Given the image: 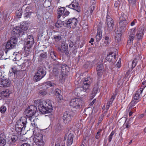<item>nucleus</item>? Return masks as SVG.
Instances as JSON below:
<instances>
[{
	"mask_svg": "<svg viewBox=\"0 0 146 146\" xmlns=\"http://www.w3.org/2000/svg\"><path fill=\"white\" fill-rule=\"evenodd\" d=\"M16 62L15 63L17 64L18 66H21V63H20V62L19 61V60L18 61H15Z\"/></svg>",
	"mask_w": 146,
	"mask_h": 146,
	"instance_id": "obj_53",
	"label": "nucleus"
},
{
	"mask_svg": "<svg viewBox=\"0 0 146 146\" xmlns=\"http://www.w3.org/2000/svg\"><path fill=\"white\" fill-rule=\"evenodd\" d=\"M127 18V17L125 15L123 14L121 15L119 18V28H122L123 27H125V26L128 23L127 21L126 20Z\"/></svg>",
	"mask_w": 146,
	"mask_h": 146,
	"instance_id": "obj_15",
	"label": "nucleus"
},
{
	"mask_svg": "<svg viewBox=\"0 0 146 146\" xmlns=\"http://www.w3.org/2000/svg\"><path fill=\"white\" fill-rule=\"evenodd\" d=\"M104 39V42L105 44H107L110 42V39L109 37L108 36H105Z\"/></svg>",
	"mask_w": 146,
	"mask_h": 146,
	"instance_id": "obj_41",
	"label": "nucleus"
},
{
	"mask_svg": "<svg viewBox=\"0 0 146 146\" xmlns=\"http://www.w3.org/2000/svg\"><path fill=\"white\" fill-rule=\"evenodd\" d=\"M46 74L45 70L42 68L39 69L35 74L34 79L35 81L38 82L44 77Z\"/></svg>",
	"mask_w": 146,
	"mask_h": 146,
	"instance_id": "obj_9",
	"label": "nucleus"
},
{
	"mask_svg": "<svg viewBox=\"0 0 146 146\" xmlns=\"http://www.w3.org/2000/svg\"><path fill=\"white\" fill-rule=\"evenodd\" d=\"M61 48L64 52H65L66 54H68V46L64 44V43H62L61 44Z\"/></svg>",
	"mask_w": 146,
	"mask_h": 146,
	"instance_id": "obj_32",
	"label": "nucleus"
},
{
	"mask_svg": "<svg viewBox=\"0 0 146 146\" xmlns=\"http://www.w3.org/2000/svg\"><path fill=\"white\" fill-rule=\"evenodd\" d=\"M84 102L80 99L74 98L72 99L70 103V105L71 108L78 109L83 104Z\"/></svg>",
	"mask_w": 146,
	"mask_h": 146,
	"instance_id": "obj_7",
	"label": "nucleus"
},
{
	"mask_svg": "<svg viewBox=\"0 0 146 146\" xmlns=\"http://www.w3.org/2000/svg\"><path fill=\"white\" fill-rule=\"evenodd\" d=\"M18 137L16 135H12L11 136L9 141V143L10 146H14L15 145V143Z\"/></svg>",
	"mask_w": 146,
	"mask_h": 146,
	"instance_id": "obj_19",
	"label": "nucleus"
},
{
	"mask_svg": "<svg viewBox=\"0 0 146 146\" xmlns=\"http://www.w3.org/2000/svg\"><path fill=\"white\" fill-rule=\"evenodd\" d=\"M115 96L116 95H113L112 96L111 98L110 99V100L107 103V105H106V109H107V110H108L109 109L110 105L112 104L113 101L115 98Z\"/></svg>",
	"mask_w": 146,
	"mask_h": 146,
	"instance_id": "obj_27",
	"label": "nucleus"
},
{
	"mask_svg": "<svg viewBox=\"0 0 146 146\" xmlns=\"http://www.w3.org/2000/svg\"><path fill=\"white\" fill-rule=\"evenodd\" d=\"M96 38L97 40H100L102 37V32L100 30H98Z\"/></svg>",
	"mask_w": 146,
	"mask_h": 146,
	"instance_id": "obj_31",
	"label": "nucleus"
},
{
	"mask_svg": "<svg viewBox=\"0 0 146 146\" xmlns=\"http://www.w3.org/2000/svg\"><path fill=\"white\" fill-rule=\"evenodd\" d=\"M66 7H68L69 8L75 10L78 12L80 10L78 3L76 1L72 2L71 4L68 6H66Z\"/></svg>",
	"mask_w": 146,
	"mask_h": 146,
	"instance_id": "obj_16",
	"label": "nucleus"
},
{
	"mask_svg": "<svg viewBox=\"0 0 146 146\" xmlns=\"http://www.w3.org/2000/svg\"><path fill=\"white\" fill-rule=\"evenodd\" d=\"M21 146H30V145L29 143H25L23 144Z\"/></svg>",
	"mask_w": 146,
	"mask_h": 146,
	"instance_id": "obj_54",
	"label": "nucleus"
},
{
	"mask_svg": "<svg viewBox=\"0 0 146 146\" xmlns=\"http://www.w3.org/2000/svg\"><path fill=\"white\" fill-rule=\"evenodd\" d=\"M40 56L42 58H44L46 56V55L44 54H40Z\"/></svg>",
	"mask_w": 146,
	"mask_h": 146,
	"instance_id": "obj_59",
	"label": "nucleus"
},
{
	"mask_svg": "<svg viewBox=\"0 0 146 146\" xmlns=\"http://www.w3.org/2000/svg\"><path fill=\"white\" fill-rule=\"evenodd\" d=\"M19 27H16L13 30V33L15 36L12 37L10 41L8 42L6 45V48L7 49H11L14 48L16 45L17 39L16 37L19 36L24 34V32L21 31Z\"/></svg>",
	"mask_w": 146,
	"mask_h": 146,
	"instance_id": "obj_3",
	"label": "nucleus"
},
{
	"mask_svg": "<svg viewBox=\"0 0 146 146\" xmlns=\"http://www.w3.org/2000/svg\"><path fill=\"white\" fill-rule=\"evenodd\" d=\"M65 8L64 7L59 8L58 10V15H63L65 11Z\"/></svg>",
	"mask_w": 146,
	"mask_h": 146,
	"instance_id": "obj_37",
	"label": "nucleus"
},
{
	"mask_svg": "<svg viewBox=\"0 0 146 146\" xmlns=\"http://www.w3.org/2000/svg\"><path fill=\"white\" fill-rule=\"evenodd\" d=\"M82 87L78 88L75 90V94L78 96L80 97L82 96L81 93L83 92L82 90Z\"/></svg>",
	"mask_w": 146,
	"mask_h": 146,
	"instance_id": "obj_25",
	"label": "nucleus"
},
{
	"mask_svg": "<svg viewBox=\"0 0 146 146\" xmlns=\"http://www.w3.org/2000/svg\"><path fill=\"white\" fill-rule=\"evenodd\" d=\"M64 23L62 21L60 20H58L55 24V26L57 28H59L62 26L63 25L64 26L63 24Z\"/></svg>",
	"mask_w": 146,
	"mask_h": 146,
	"instance_id": "obj_34",
	"label": "nucleus"
},
{
	"mask_svg": "<svg viewBox=\"0 0 146 146\" xmlns=\"http://www.w3.org/2000/svg\"><path fill=\"white\" fill-rule=\"evenodd\" d=\"M69 13H70L68 11H67L66 10H65L64 13L63 14L62 16L64 17H65L68 16Z\"/></svg>",
	"mask_w": 146,
	"mask_h": 146,
	"instance_id": "obj_47",
	"label": "nucleus"
},
{
	"mask_svg": "<svg viewBox=\"0 0 146 146\" xmlns=\"http://www.w3.org/2000/svg\"><path fill=\"white\" fill-rule=\"evenodd\" d=\"M103 119L102 117H100L99 118V120L98 121V123H100V122H101L102 120Z\"/></svg>",
	"mask_w": 146,
	"mask_h": 146,
	"instance_id": "obj_57",
	"label": "nucleus"
},
{
	"mask_svg": "<svg viewBox=\"0 0 146 146\" xmlns=\"http://www.w3.org/2000/svg\"><path fill=\"white\" fill-rule=\"evenodd\" d=\"M62 129V127L60 124H59L56 127V129L57 131L61 130Z\"/></svg>",
	"mask_w": 146,
	"mask_h": 146,
	"instance_id": "obj_49",
	"label": "nucleus"
},
{
	"mask_svg": "<svg viewBox=\"0 0 146 146\" xmlns=\"http://www.w3.org/2000/svg\"><path fill=\"white\" fill-rule=\"evenodd\" d=\"M35 103H38V109L42 113H50L52 111V102L51 100L41 101L38 100L35 101Z\"/></svg>",
	"mask_w": 146,
	"mask_h": 146,
	"instance_id": "obj_2",
	"label": "nucleus"
},
{
	"mask_svg": "<svg viewBox=\"0 0 146 146\" xmlns=\"http://www.w3.org/2000/svg\"><path fill=\"white\" fill-rule=\"evenodd\" d=\"M11 93V91L9 90H6L2 92V96L6 98L8 97Z\"/></svg>",
	"mask_w": 146,
	"mask_h": 146,
	"instance_id": "obj_30",
	"label": "nucleus"
},
{
	"mask_svg": "<svg viewBox=\"0 0 146 146\" xmlns=\"http://www.w3.org/2000/svg\"><path fill=\"white\" fill-rule=\"evenodd\" d=\"M21 28L22 30H27L28 29V23L27 21H24L21 25Z\"/></svg>",
	"mask_w": 146,
	"mask_h": 146,
	"instance_id": "obj_29",
	"label": "nucleus"
},
{
	"mask_svg": "<svg viewBox=\"0 0 146 146\" xmlns=\"http://www.w3.org/2000/svg\"><path fill=\"white\" fill-rule=\"evenodd\" d=\"M55 146H60V145L58 143H57L55 144Z\"/></svg>",
	"mask_w": 146,
	"mask_h": 146,
	"instance_id": "obj_64",
	"label": "nucleus"
},
{
	"mask_svg": "<svg viewBox=\"0 0 146 146\" xmlns=\"http://www.w3.org/2000/svg\"><path fill=\"white\" fill-rule=\"evenodd\" d=\"M77 23V19L74 18L70 19L68 21H66L63 24L64 26H66L69 25L70 28H74L76 27Z\"/></svg>",
	"mask_w": 146,
	"mask_h": 146,
	"instance_id": "obj_11",
	"label": "nucleus"
},
{
	"mask_svg": "<svg viewBox=\"0 0 146 146\" xmlns=\"http://www.w3.org/2000/svg\"><path fill=\"white\" fill-rule=\"evenodd\" d=\"M39 94L41 95L44 96L47 94V92L45 90H40L39 92Z\"/></svg>",
	"mask_w": 146,
	"mask_h": 146,
	"instance_id": "obj_42",
	"label": "nucleus"
},
{
	"mask_svg": "<svg viewBox=\"0 0 146 146\" xmlns=\"http://www.w3.org/2000/svg\"><path fill=\"white\" fill-rule=\"evenodd\" d=\"M37 110L36 107L33 105H31L27 107L25 111V114L27 116L30 117V119L31 121V119L32 118H38L34 116L36 113Z\"/></svg>",
	"mask_w": 146,
	"mask_h": 146,
	"instance_id": "obj_6",
	"label": "nucleus"
},
{
	"mask_svg": "<svg viewBox=\"0 0 146 146\" xmlns=\"http://www.w3.org/2000/svg\"><path fill=\"white\" fill-rule=\"evenodd\" d=\"M100 131H98L97 133V135H96V139H98L99 137V135H100V134H99V133H100Z\"/></svg>",
	"mask_w": 146,
	"mask_h": 146,
	"instance_id": "obj_52",
	"label": "nucleus"
},
{
	"mask_svg": "<svg viewBox=\"0 0 146 146\" xmlns=\"http://www.w3.org/2000/svg\"><path fill=\"white\" fill-rule=\"evenodd\" d=\"M143 29L140 28L136 35L137 38L138 39H140L143 37Z\"/></svg>",
	"mask_w": 146,
	"mask_h": 146,
	"instance_id": "obj_23",
	"label": "nucleus"
},
{
	"mask_svg": "<svg viewBox=\"0 0 146 146\" xmlns=\"http://www.w3.org/2000/svg\"><path fill=\"white\" fill-rule=\"evenodd\" d=\"M119 3L118 1H116L114 4V6L115 7H118L119 6Z\"/></svg>",
	"mask_w": 146,
	"mask_h": 146,
	"instance_id": "obj_50",
	"label": "nucleus"
},
{
	"mask_svg": "<svg viewBox=\"0 0 146 146\" xmlns=\"http://www.w3.org/2000/svg\"><path fill=\"white\" fill-rule=\"evenodd\" d=\"M107 23L108 25V30L110 31L111 30L113 26L114 21L108 15H107Z\"/></svg>",
	"mask_w": 146,
	"mask_h": 146,
	"instance_id": "obj_18",
	"label": "nucleus"
},
{
	"mask_svg": "<svg viewBox=\"0 0 146 146\" xmlns=\"http://www.w3.org/2000/svg\"><path fill=\"white\" fill-rule=\"evenodd\" d=\"M90 9H91V10H90V14H91L92 12H93V10L94 9V6H91L90 7Z\"/></svg>",
	"mask_w": 146,
	"mask_h": 146,
	"instance_id": "obj_51",
	"label": "nucleus"
},
{
	"mask_svg": "<svg viewBox=\"0 0 146 146\" xmlns=\"http://www.w3.org/2000/svg\"><path fill=\"white\" fill-rule=\"evenodd\" d=\"M29 61L27 60H24L23 62L21 65V68L23 70H26L29 65Z\"/></svg>",
	"mask_w": 146,
	"mask_h": 146,
	"instance_id": "obj_21",
	"label": "nucleus"
},
{
	"mask_svg": "<svg viewBox=\"0 0 146 146\" xmlns=\"http://www.w3.org/2000/svg\"><path fill=\"white\" fill-rule=\"evenodd\" d=\"M16 15L18 18H20L22 15V12L21 11H17L16 12Z\"/></svg>",
	"mask_w": 146,
	"mask_h": 146,
	"instance_id": "obj_45",
	"label": "nucleus"
},
{
	"mask_svg": "<svg viewBox=\"0 0 146 146\" xmlns=\"http://www.w3.org/2000/svg\"><path fill=\"white\" fill-rule=\"evenodd\" d=\"M61 71L63 73H66L69 71V68L66 64H64L62 66Z\"/></svg>",
	"mask_w": 146,
	"mask_h": 146,
	"instance_id": "obj_28",
	"label": "nucleus"
},
{
	"mask_svg": "<svg viewBox=\"0 0 146 146\" xmlns=\"http://www.w3.org/2000/svg\"><path fill=\"white\" fill-rule=\"evenodd\" d=\"M92 82V80L89 77L85 79L82 82V89L83 92H85L89 88L90 84Z\"/></svg>",
	"mask_w": 146,
	"mask_h": 146,
	"instance_id": "obj_10",
	"label": "nucleus"
},
{
	"mask_svg": "<svg viewBox=\"0 0 146 146\" xmlns=\"http://www.w3.org/2000/svg\"><path fill=\"white\" fill-rule=\"evenodd\" d=\"M74 45V43L73 42H71L69 44V46L70 47H72Z\"/></svg>",
	"mask_w": 146,
	"mask_h": 146,
	"instance_id": "obj_61",
	"label": "nucleus"
},
{
	"mask_svg": "<svg viewBox=\"0 0 146 146\" xmlns=\"http://www.w3.org/2000/svg\"><path fill=\"white\" fill-rule=\"evenodd\" d=\"M50 56L51 58L54 60H56V55L54 52H51L50 53Z\"/></svg>",
	"mask_w": 146,
	"mask_h": 146,
	"instance_id": "obj_46",
	"label": "nucleus"
},
{
	"mask_svg": "<svg viewBox=\"0 0 146 146\" xmlns=\"http://www.w3.org/2000/svg\"><path fill=\"white\" fill-rule=\"evenodd\" d=\"M44 85L46 86V88H49L52 86H54L55 84L52 81H49L47 82L44 84Z\"/></svg>",
	"mask_w": 146,
	"mask_h": 146,
	"instance_id": "obj_33",
	"label": "nucleus"
},
{
	"mask_svg": "<svg viewBox=\"0 0 146 146\" xmlns=\"http://www.w3.org/2000/svg\"><path fill=\"white\" fill-rule=\"evenodd\" d=\"M94 38H91L90 40L89 41V42L90 43H91V44L92 45L93 44L92 42H94Z\"/></svg>",
	"mask_w": 146,
	"mask_h": 146,
	"instance_id": "obj_56",
	"label": "nucleus"
},
{
	"mask_svg": "<svg viewBox=\"0 0 146 146\" xmlns=\"http://www.w3.org/2000/svg\"><path fill=\"white\" fill-rule=\"evenodd\" d=\"M10 81L6 79H5L4 77L0 78V86L1 87H6L9 86L10 84Z\"/></svg>",
	"mask_w": 146,
	"mask_h": 146,
	"instance_id": "obj_17",
	"label": "nucleus"
},
{
	"mask_svg": "<svg viewBox=\"0 0 146 146\" xmlns=\"http://www.w3.org/2000/svg\"><path fill=\"white\" fill-rule=\"evenodd\" d=\"M16 55L15 57L13 59L14 61H18L20 60L21 58L20 56V54L19 53L17 54L15 53L13 54V55Z\"/></svg>",
	"mask_w": 146,
	"mask_h": 146,
	"instance_id": "obj_39",
	"label": "nucleus"
},
{
	"mask_svg": "<svg viewBox=\"0 0 146 146\" xmlns=\"http://www.w3.org/2000/svg\"><path fill=\"white\" fill-rule=\"evenodd\" d=\"M138 60L136 59H134L132 62V67L133 68H134L136 65Z\"/></svg>",
	"mask_w": 146,
	"mask_h": 146,
	"instance_id": "obj_44",
	"label": "nucleus"
},
{
	"mask_svg": "<svg viewBox=\"0 0 146 146\" xmlns=\"http://www.w3.org/2000/svg\"><path fill=\"white\" fill-rule=\"evenodd\" d=\"M126 29V28L123 27L122 28L118 27L115 30L116 35L115 39L117 41L119 42L121 40V33Z\"/></svg>",
	"mask_w": 146,
	"mask_h": 146,
	"instance_id": "obj_12",
	"label": "nucleus"
},
{
	"mask_svg": "<svg viewBox=\"0 0 146 146\" xmlns=\"http://www.w3.org/2000/svg\"><path fill=\"white\" fill-rule=\"evenodd\" d=\"M143 89V88H140L137 91L132 100L130 103V104L132 106H134L139 101V99L141 96V94Z\"/></svg>",
	"mask_w": 146,
	"mask_h": 146,
	"instance_id": "obj_8",
	"label": "nucleus"
},
{
	"mask_svg": "<svg viewBox=\"0 0 146 146\" xmlns=\"http://www.w3.org/2000/svg\"><path fill=\"white\" fill-rule=\"evenodd\" d=\"M6 143L5 139L1 137H0V146H4Z\"/></svg>",
	"mask_w": 146,
	"mask_h": 146,
	"instance_id": "obj_36",
	"label": "nucleus"
},
{
	"mask_svg": "<svg viewBox=\"0 0 146 146\" xmlns=\"http://www.w3.org/2000/svg\"><path fill=\"white\" fill-rule=\"evenodd\" d=\"M73 117L72 115L70 113L66 112L63 115V119L64 122L66 124L71 121Z\"/></svg>",
	"mask_w": 146,
	"mask_h": 146,
	"instance_id": "obj_14",
	"label": "nucleus"
},
{
	"mask_svg": "<svg viewBox=\"0 0 146 146\" xmlns=\"http://www.w3.org/2000/svg\"><path fill=\"white\" fill-rule=\"evenodd\" d=\"M113 54V53L111 52L110 53L106 58V59L109 62L112 61L113 59H114L115 58V55Z\"/></svg>",
	"mask_w": 146,
	"mask_h": 146,
	"instance_id": "obj_26",
	"label": "nucleus"
},
{
	"mask_svg": "<svg viewBox=\"0 0 146 146\" xmlns=\"http://www.w3.org/2000/svg\"><path fill=\"white\" fill-rule=\"evenodd\" d=\"M55 92L56 98H57L58 102H59L62 99V96L60 94V91L58 89H57L55 90Z\"/></svg>",
	"mask_w": 146,
	"mask_h": 146,
	"instance_id": "obj_22",
	"label": "nucleus"
},
{
	"mask_svg": "<svg viewBox=\"0 0 146 146\" xmlns=\"http://www.w3.org/2000/svg\"><path fill=\"white\" fill-rule=\"evenodd\" d=\"M34 43V39L33 36L31 35H28L25 40L24 50L25 55L28 56L30 52L31 48Z\"/></svg>",
	"mask_w": 146,
	"mask_h": 146,
	"instance_id": "obj_4",
	"label": "nucleus"
},
{
	"mask_svg": "<svg viewBox=\"0 0 146 146\" xmlns=\"http://www.w3.org/2000/svg\"><path fill=\"white\" fill-rule=\"evenodd\" d=\"M98 87L97 86H95L93 89L92 93L90 95V98L91 99H93L96 96L98 90Z\"/></svg>",
	"mask_w": 146,
	"mask_h": 146,
	"instance_id": "obj_24",
	"label": "nucleus"
},
{
	"mask_svg": "<svg viewBox=\"0 0 146 146\" xmlns=\"http://www.w3.org/2000/svg\"><path fill=\"white\" fill-rule=\"evenodd\" d=\"M104 71V70H97V75L99 77L102 76L103 74Z\"/></svg>",
	"mask_w": 146,
	"mask_h": 146,
	"instance_id": "obj_43",
	"label": "nucleus"
},
{
	"mask_svg": "<svg viewBox=\"0 0 146 146\" xmlns=\"http://www.w3.org/2000/svg\"><path fill=\"white\" fill-rule=\"evenodd\" d=\"M133 113L132 111H130L129 112V116H131L132 114Z\"/></svg>",
	"mask_w": 146,
	"mask_h": 146,
	"instance_id": "obj_63",
	"label": "nucleus"
},
{
	"mask_svg": "<svg viewBox=\"0 0 146 146\" xmlns=\"http://www.w3.org/2000/svg\"><path fill=\"white\" fill-rule=\"evenodd\" d=\"M104 70V68L103 65L102 63H101L100 64H98L96 68V70Z\"/></svg>",
	"mask_w": 146,
	"mask_h": 146,
	"instance_id": "obj_38",
	"label": "nucleus"
},
{
	"mask_svg": "<svg viewBox=\"0 0 146 146\" xmlns=\"http://www.w3.org/2000/svg\"><path fill=\"white\" fill-rule=\"evenodd\" d=\"M6 110V107L4 106H3L0 108V111L1 113H4Z\"/></svg>",
	"mask_w": 146,
	"mask_h": 146,
	"instance_id": "obj_40",
	"label": "nucleus"
},
{
	"mask_svg": "<svg viewBox=\"0 0 146 146\" xmlns=\"http://www.w3.org/2000/svg\"><path fill=\"white\" fill-rule=\"evenodd\" d=\"M121 59L119 58L116 64V66L118 68H119L121 67Z\"/></svg>",
	"mask_w": 146,
	"mask_h": 146,
	"instance_id": "obj_48",
	"label": "nucleus"
},
{
	"mask_svg": "<svg viewBox=\"0 0 146 146\" xmlns=\"http://www.w3.org/2000/svg\"><path fill=\"white\" fill-rule=\"evenodd\" d=\"M114 134V132L112 131L111 133L110 134V136H111L113 137V135Z\"/></svg>",
	"mask_w": 146,
	"mask_h": 146,
	"instance_id": "obj_62",
	"label": "nucleus"
},
{
	"mask_svg": "<svg viewBox=\"0 0 146 146\" xmlns=\"http://www.w3.org/2000/svg\"><path fill=\"white\" fill-rule=\"evenodd\" d=\"M31 120V125L33 128V137L34 141L36 145L43 146L44 143L43 140V136L42 135L39 133L40 130L37 126V118H32Z\"/></svg>",
	"mask_w": 146,
	"mask_h": 146,
	"instance_id": "obj_1",
	"label": "nucleus"
},
{
	"mask_svg": "<svg viewBox=\"0 0 146 146\" xmlns=\"http://www.w3.org/2000/svg\"><path fill=\"white\" fill-rule=\"evenodd\" d=\"M136 32V28H133L129 31V40L127 41L128 44H130L132 42L134 37L135 36V33Z\"/></svg>",
	"mask_w": 146,
	"mask_h": 146,
	"instance_id": "obj_13",
	"label": "nucleus"
},
{
	"mask_svg": "<svg viewBox=\"0 0 146 146\" xmlns=\"http://www.w3.org/2000/svg\"><path fill=\"white\" fill-rule=\"evenodd\" d=\"M96 99H94V100L90 103V104L91 105H93L94 103L96 101Z\"/></svg>",
	"mask_w": 146,
	"mask_h": 146,
	"instance_id": "obj_60",
	"label": "nucleus"
},
{
	"mask_svg": "<svg viewBox=\"0 0 146 146\" xmlns=\"http://www.w3.org/2000/svg\"><path fill=\"white\" fill-rule=\"evenodd\" d=\"M60 35H55L53 38V40L56 41H58L61 39Z\"/></svg>",
	"mask_w": 146,
	"mask_h": 146,
	"instance_id": "obj_35",
	"label": "nucleus"
},
{
	"mask_svg": "<svg viewBox=\"0 0 146 146\" xmlns=\"http://www.w3.org/2000/svg\"><path fill=\"white\" fill-rule=\"evenodd\" d=\"M27 123V119L25 117H21L17 121L15 125V130L18 134L21 133L22 129L24 127H26Z\"/></svg>",
	"mask_w": 146,
	"mask_h": 146,
	"instance_id": "obj_5",
	"label": "nucleus"
},
{
	"mask_svg": "<svg viewBox=\"0 0 146 146\" xmlns=\"http://www.w3.org/2000/svg\"><path fill=\"white\" fill-rule=\"evenodd\" d=\"M112 138V137L111 136H110L109 135L108 137V141L109 142H110L111 141V139Z\"/></svg>",
	"mask_w": 146,
	"mask_h": 146,
	"instance_id": "obj_58",
	"label": "nucleus"
},
{
	"mask_svg": "<svg viewBox=\"0 0 146 146\" xmlns=\"http://www.w3.org/2000/svg\"><path fill=\"white\" fill-rule=\"evenodd\" d=\"M73 134L72 133H70L68 135L66 141V143L68 146H70L72 145L73 143Z\"/></svg>",
	"mask_w": 146,
	"mask_h": 146,
	"instance_id": "obj_20",
	"label": "nucleus"
},
{
	"mask_svg": "<svg viewBox=\"0 0 146 146\" xmlns=\"http://www.w3.org/2000/svg\"><path fill=\"white\" fill-rule=\"evenodd\" d=\"M135 22H136L134 21H132L130 25L131 26H134L135 25Z\"/></svg>",
	"mask_w": 146,
	"mask_h": 146,
	"instance_id": "obj_55",
	"label": "nucleus"
}]
</instances>
